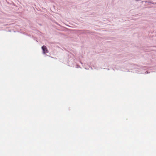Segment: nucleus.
Returning a JSON list of instances; mask_svg holds the SVG:
<instances>
[{
	"instance_id": "obj_1",
	"label": "nucleus",
	"mask_w": 156,
	"mask_h": 156,
	"mask_svg": "<svg viewBox=\"0 0 156 156\" xmlns=\"http://www.w3.org/2000/svg\"><path fill=\"white\" fill-rule=\"evenodd\" d=\"M42 48L43 50V53L44 54H45L47 53L48 52V50L47 48H46L45 46H43L42 47Z\"/></svg>"
}]
</instances>
